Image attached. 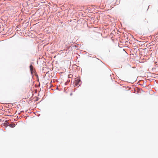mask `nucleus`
<instances>
[{"label":"nucleus","instance_id":"7ed1b4c3","mask_svg":"<svg viewBox=\"0 0 158 158\" xmlns=\"http://www.w3.org/2000/svg\"><path fill=\"white\" fill-rule=\"evenodd\" d=\"M30 68L31 71V72H32V71L33 70V67L32 65H31L30 66Z\"/></svg>","mask_w":158,"mask_h":158},{"label":"nucleus","instance_id":"f257e3e1","mask_svg":"<svg viewBox=\"0 0 158 158\" xmlns=\"http://www.w3.org/2000/svg\"><path fill=\"white\" fill-rule=\"evenodd\" d=\"M81 84V81L79 78H77L75 81V84L78 87L80 86Z\"/></svg>","mask_w":158,"mask_h":158},{"label":"nucleus","instance_id":"f03ea898","mask_svg":"<svg viewBox=\"0 0 158 158\" xmlns=\"http://www.w3.org/2000/svg\"><path fill=\"white\" fill-rule=\"evenodd\" d=\"M9 126L11 127H14L15 126V124L14 123L10 124L9 125Z\"/></svg>","mask_w":158,"mask_h":158}]
</instances>
